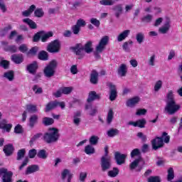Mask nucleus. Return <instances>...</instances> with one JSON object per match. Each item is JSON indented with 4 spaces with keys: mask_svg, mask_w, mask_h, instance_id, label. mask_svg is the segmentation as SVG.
<instances>
[{
    "mask_svg": "<svg viewBox=\"0 0 182 182\" xmlns=\"http://www.w3.org/2000/svg\"><path fill=\"white\" fill-rule=\"evenodd\" d=\"M0 129L6 130L7 133H9V132H11V129H12V124H6V120L4 119L1 122H0Z\"/></svg>",
    "mask_w": 182,
    "mask_h": 182,
    "instance_id": "25",
    "label": "nucleus"
},
{
    "mask_svg": "<svg viewBox=\"0 0 182 182\" xmlns=\"http://www.w3.org/2000/svg\"><path fill=\"white\" fill-rule=\"evenodd\" d=\"M4 77H6V79H8L10 81L14 80V71L4 73Z\"/></svg>",
    "mask_w": 182,
    "mask_h": 182,
    "instance_id": "52",
    "label": "nucleus"
},
{
    "mask_svg": "<svg viewBox=\"0 0 182 182\" xmlns=\"http://www.w3.org/2000/svg\"><path fill=\"white\" fill-rule=\"evenodd\" d=\"M120 172V171L119 170L118 168H113L112 170H110L108 171L107 175L109 176V177H111L112 178H114V177H117V176H119V173Z\"/></svg>",
    "mask_w": 182,
    "mask_h": 182,
    "instance_id": "36",
    "label": "nucleus"
},
{
    "mask_svg": "<svg viewBox=\"0 0 182 182\" xmlns=\"http://www.w3.org/2000/svg\"><path fill=\"white\" fill-rule=\"evenodd\" d=\"M34 12V16L36 18H42L43 15H45V12H43V9H36V6L35 4H32L28 10H26L22 12L23 16H31L32 14Z\"/></svg>",
    "mask_w": 182,
    "mask_h": 182,
    "instance_id": "4",
    "label": "nucleus"
},
{
    "mask_svg": "<svg viewBox=\"0 0 182 182\" xmlns=\"http://www.w3.org/2000/svg\"><path fill=\"white\" fill-rule=\"evenodd\" d=\"M33 90L35 92L36 95H41L43 92L42 87H38V85H34L33 87Z\"/></svg>",
    "mask_w": 182,
    "mask_h": 182,
    "instance_id": "64",
    "label": "nucleus"
},
{
    "mask_svg": "<svg viewBox=\"0 0 182 182\" xmlns=\"http://www.w3.org/2000/svg\"><path fill=\"white\" fill-rule=\"evenodd\" d=\"M109 100L111 102H113L114 100H116V97H117V90L116 89V85H112L110 83L109 85Z\"/></svg>",
    "mask_w": 182,
    "mask_h": 182,
    "instance_id": "15",
    "label": "nucleus"
},
{
    "mask_svg": "<svg viewBox=\"0 0 182 182\" xmlns=\"http://www.w3.org/2000/svg\"><path fill=\"white\" fill-rule=\"evenodd\" d=\"M70 50H73L77 56H83L82 52H83V46L80 43L76 44L75 46L70 48Z\"/></svg>",
    "mask_w": 182,
    "mask_h": 182,
    "instance_id": "17",
    "label": "nucleus"
},
{
    "mask_svg": "<svg viewBox=\"0 0 182 182\" xmlns=\"http://www.w3.org/2000/svg\"><path fill=\"white\" fill-rule=\"evenodd\" d=\"M47 50L50 53H59L60 50V42L59 40H55L50 43L47 46Z\"/></svg>",
    "mask_w": 182,
    "mask_h": 182,
    "instance_id": "7",
    "label": "nucleus"
},
{
    "mask_svg": "<svg viewBox=\"0 0 182 182\" xmlns=\"http://www.w3.org/2000/svg\"><path fill=\"white\" fill-rule=\"evenodd\" d=\"M90 22L96 26V28H99L100 26V21L97 20V18H92Z\"/></svg>",
    "mask_w": 182,
    "mask_h": 182,
    "instance_id": "58",
    "label": "nucleus"
},
{
    "mask_svg": "<svg viewBox=\"0 0 182 182\" xmlns=\"http://www.w3.org/2000/svg\"><path fill=\"white\" fill-rule=\"evenodd\" d=\"M52 36H53V32L48 31L46 33L44 31V33L41 36V42H46Z\"/></svg>",
    "mask_w": 182,
    "mask_h": 182,
    "instance_id": "35",
    "label": "nucleus"
},
{
    "mask_svg": "<svg viewBox=\"0 0 182 182\" xmlns=\"http://www.w3.org/2000/svg\"><path fill=\"white\" fill-rule=\"evenodd\" d=\"M1 176V182H14V172L8 171V168H0V177Z\"/></svg>",
    "mask_w": 182,
    "mask_h": 182,
    "instance_id": "6",
    "label": "nucleus"
},
{
    "mask_svg": "<svg viewBox=\"0 0 182 182\" xmlns=\"http://www.w3.org/2000/svg\"><path fill=\"white\" fill-rule=\"evenodd\" d=\"M43 140L48 144L56 143L59 140V129L56 128H50L48 131L44 134Z\"/></svg>",
    "mask_w": 182,
    "mask_h": 182,
    "instance_id": "2",
    "label": "nucleus"
},
{
    "mask_svg": "<svg viewBox=\"0 0 182 182\" xmlns=\"http://www.w3.org/2000/svg\"><path fill=\"white\" fill-rule=\"evenodd\" d=\"M1 45L4 46V49L6 52H10V53H16L18 52V47L15 45L8 46L7 41H2Z\"/></svg>",
    "mask_w": 182,
    "mask_h": 182,
    "instance_id": "13",
    "label": "nucleus"
},
{
    "mask_svg": "<svg viewBox=\"0 0 182 182\" xmlns=\"http://www.w3.org/2000/svg\"><path fill=\"white\" fill-rule=\"evenodd\" d=\"M114 157L117 164H118V166H122V164H124V163L126 162V158L127 157V154H121L120 152L117 151L114 154Z\"/></svg>",
    "mask_w": 182,
    "mask_h": 182,
    "instance_id": "11",
    "label": "nucleus"
},
{
    "mask_svg": "<svg viewBox=\"0 0 182 182\" xmlns=\"http://www.w3.org/2000/svg\"><path fill=\"white\" fill-rule=\"evenodd\" d=\"M95 147H93L92 145L90 144V145H87L85 147V153L86 154L90 155V154H95Z\"/></svg>",
    "mask_w": 182,
    "mask_h": 182,
    "instance_id": "40",
    "label": "nucleus"
},
{
    "mask_svg": "<svg viewBox=\"0 0 182 182\" xmlns=\"http://www.w3.org/2000/svg\"><path fill=\"white\" fill-rule=\"evenodd\" d=\"M100 5H103L104 6H112V5H114V1L113 0H100Z\"/></svg>",
    "mask_w": 182,
    "mask_h": 182,
    "instance_id": "48",
    "label": "nucleus"
},
{
    "mask_svg": "<svg viewBox=\"0 0 182 182\" xmlns=\"http://www.w3.org/2000/svg\"><path fill=\"white\" fill-rule=\"evenodd\" d=\"M136 136L139 137V139H141L144 143L147 141V136L144 135L143 132H138Z\"/></svg>",
    "mask_w": 182,
    "mask_h": 182,
    "instance_id": "62",
    "label": "nucleus"
},
{
    "mask_svg": "<svg viewBox=\"0 0 182 182\" xmlns=\"http://www.w3.org/2000/svg\"><path fill=\"white\" fill-rule=\"evenodd\" d=\"M23 22H24V23H27L31 29H36L38 28V25H36V23L31 20V18H24L23 19Z\"/></svg>",
    "mask_w": 182,
    "mask_h": 182,
    "instance_id": "31",
    "label": "nucleus"
},
{
    "mask_svg": "<svg viewBox=\"0 0 182 182\" xmlns=\"http://www.w3.org/2000/svg\"><path fill=\"white\" fill-rule=\"evenodd\" d=\"M92 43H93L92 41H88L85 45L83 50L86 53H92V52H93V48H92Z\"/></svg>",
    "mask_w": 182,
    "mask_h": 182,
    "instance_id": "37",
    "label": "nucleus"
},
{
    "mask_svg": "<svg viewBox=\"0 0 182 182\" xmlns=\"http://www.w3.org/2000/svg\"><path fill=\"white\" fill-rule=\"evenodd\" d=\"M36 171H39V166L38 165H31L27 167L25 174H26V176L29 175V174H32L33 173H36Z\"/></svg>",
    "mask_w": 182,
    "mask_h": 182,
    "instance_id": "22",
    "label": "nucleus"
},
{
    "mask_svg": "<svg viewBox=\"0 0 182 182\" xmlns=\"http://www.w3.org/2000/svg\"><path fill=\"white\" fill-rule=\"evenodd\" d=\"M38 53V47H33L27 53V56H35Z\"/></svg>",
    "mask_w": 182,
    "mask_h": 182,
    "instance_id": "53",
    "label": "nucleus"
},
{
    "mask_svg": "<svg viewBox=\"0 0 182 182\" xmlns=\"http://www.w3.org/2000/svg\"><path fill=\"white\" fill-rule=\"evenodd\" d=\"M38 154L36 149H33L28 151L29 159H35V156Z\"/></svg>",
    "mask_w": 182,
    "mask_h": 182,
    "instance_id": "59",
    "label": "nucleus"
},
{
    "mask_svg": "<svg viewBox=\"0 0 182 182\" xmlns=\"http://www.w3.org/2000/svg\"><path fill=\"white\" fill-rule=\"evenodd\" d=\"M39 66L37 61H33L31 63L26 65V70L30 73V75H36V72Z\"/></svg>",
    "mask_w": 182,
    "mask_h": 182,
    "instance_id": "12",
    "label": "nucleus"
},
{
    "mask_svg": "<svg viewBox=\"0 0 182 182\" xmlns=\"http://www.w3.org/2000/svg\"><path fill=\"white\" fill-rule=\"evenodd\" d=\"M144 33L143 32H139L136 34V41L139 45L144 42Z\"/></svg>",
    "mask_w": 182,
    "mask_h": 182,
    "instance_id": "34",
    "label": "nucleus"
},
{
    "mask_svg": "<svg viewBox=\"0 0 182 182\" xmlns=\"http://www.w3.org/2000/svg\"><path fill=\"white\" fill-rule=\"evenodd\" d=\"M26 112L28 113H36L38 112V107L35 105L29 104L26 106Z\"/></svg>",
    "mask_w": 182,
    "mask_h": 182,
    "instance_id": "33",
    "label": "nucleus"
},
{
    "mask_svg": "<svg viewBox=\"0 0 182 182\" xmlns=\"http://www.w3.org/2000/svg\"><path fill=\"white\" fill-rule=\"evenodd\" d=\"M166 105L164 107V110L170 115L176 114L179 109L181 108V106L176 102L174 92L172 90L168 91L166 94Z\"/></svg>",
    "mask_w": 182,
    "mask_h": 182,
    "instance_id": "1",
    "label": "nucleus"
},
{
    "mask_svg": "<svg viewBox=\"0 0 182 182\" xmlns=\"http://www.w3.org/2000/svg\"><path fill=\"white\" fill-rule=\"evenodd\" d=\"M117 73L121 77H124L127 75V65L121 64L117 70Z\"/></svg>",
    "mask_w": 182,
    "mask_h": 182,
    "instance_id": "21",
    "label": "nucleus"
},
{
    "mask_svg": "<svg viewBox=\"0 0 182 182\" xmlns=\"http://www.w3.org/2000/svg\"><path fill=\"white\" fill-rule=\"evenodd\" d=\"M109 38L107 36H103L98 45L95 47V51L94 52V56H95L96 59H100V53H102V52L106 48V46L109 44Z\"/></svg>",
    "mask_w": 182,
    "mask_h": 182,
    "instance_id": "3",
    "label": "nucleus"
},
{
    "mask_svg": "<svg viewBox=\"0 0 182 182\" xmlns=\"http://www.w3.org/2000/svg\"><path fill=\"white\" fill-rule=\"evenodd\" d=\"M112 167V160L110 157L102 156L101 158V168L102 171H107Z\"/></svg>",
    "mask_w": 182,
    "mask_h": 182,
    "instance_id": "8",
    "label": "nucleus"
},
{
    "mask_svg": "<svg viewBox=\"0 0 182 182\" xmlns=\"http://www.w3.org/2000/svg\"><path fill=\"white\" fill-rule=\"evenodd\" d=\"M89 141L91 146H96L99 143V136L93 135L90 136Z\"/></svg>",
    "mask_w": 182,
    "mask_h": 182,
    "instance_id": "46",
    "label": "nucleus"
},
{
    "mask_svg": "<svg viewBox=\"0 0 182 182\" xmlns=\"http://www.w3.org/2000/svg\"><path fill=\"white\" fill-rule=\"evenodd\" d=\"M90 82L92 85H97L99 82V73L96 70H93L91 72Z\"/></svg>",
    "mask_w": 182,
    "mask_h": 182,
    "instance_id": "18",
    "label": "nucleus"
},
{
    "mask_svg": "<svg viewBox=\"0 0 182 182\" xmlns=\"http://www.w3.org/2000/svg\"><path fill=\"white\" fill-rule=\"evenodd\" d=\"M37 156L38 159H43V160H46V159H48V152H46V150L45 149H41L38 151Z\"/></svg>",
    "mask_w": 182,
    "mask_h": 182,
    "instance_id": "41",
    "label": "nucleus"
},
{
    "mask_svg": "<svg viewBox=\"0 0 182 182\" xmlns=\"http://www.w3.org/2000/svg\"><path fill=\"white\" fill-rule=\"evenodd\" d=\"M119 133H120V131L117 129H110L107 132L108 137H114V136H117Z\"/></svg>",
    "mask_w": 182,
    "mask_h": 182,
    "instance_id": "39",
    "label": "nucleus"
},
{
    "mask_svg": "<svg viewBox=\"0 0 182 182\" xmlns=\"http://www.w3.org/2000/svg\"><path fill=\"white\" fill-rule=\"evenodd\" d=\"M38 115L36 114L31 115L29 118L28 126H30L31 129H33V127H35V124L38 123Z\"/></svg>",
    "mask_w": 182,
    "mask_h": 182,
    "instance_id": "29",
    "label": "nucleus"
},
{
    "mask_svg": "<svg viewBox=\"0 0 182 182\" xmlns=\"http://www.w3.org/2000/svg\"><path fill=\"white\" fill-rule=\"evenodd\" d=\"M141 22L144 23H150L153 21V15L147 14L141 18Z\"/></svg>",
    "mask_w": 182,
    "mask_h": 182,
    "instance_id": "44",
    "label": "nucleus"
},
{
    "mask_svg": "<svg viewBox=\"0 0 182 182\" xmlns=\"http://www.w3.org/2000/svg\"><path fill=\"white\" fill-rule=\"evenodd\" d=\"M62 180H65L67 177V182H72L73 174L68 169H64L61 173Z\"/></svg>",
    "mask_w": 182,
    "mask_h": 182,
    "instance_id": "19",
    "label": "nucleus"
},
{
    "mask_svg": "<svg viewBox=\"0 0 182 182\" xmlns=\"http://www.w3.org/2000/svg\"><path fill=\"white\" fill-rule=\"evenodd\" d=\"M14 150V145L11 144L5 145L3 149V151L7 157H9V156H12Z\"/></svg>",
    "mask_w": 182,
    "mask_h": 182,
    "instance_id": "20",
    "label": "nucleus"
},
{
    "mask_svg": "<svg viewBox=\"0 0 182 182\" xmlns=\"http://www.w3.org/2000/svg\"><path fill=\"white\" fill-rule=\"evenodd\" d=\"M160 139H162L163 142L166 143V144H168L170 143V135L167 132H163L162 136L160 137Z\"/></svg>",
    "mask_w": 182,
    "mask_h": 182,
    "instance_id": "49",
    "label": "nucleus"
},
{
    "mask_svg": "<svg viewBox=\"0 0 182 182\" xmlns=\"http://www.w3.org/2000/svg\"><path fill=\"white\" fill-rule=\"evenodd\" d=\"M148 182H161L160 176H150L148 178Z\"/></svg>",
    "mask_w": 182,
    "mask_h": 182,
    "instance_id": "57",
    "label": "nucleus"
},
{
    "mask_svg": "<svg viewBox=\"0 0 182 182\" xmlns=\"http://www.w3.org/2000/svg\"><path fill=\"white\" fill-rule=\"evenodd\" d=\"M151 143L153 150H159V149H161L164 146V142H163V139L160 136H156Z\"/></svg>",
    "mask_w": 182,
    "mask_h": 182,
    "instance_id": "10",
    "label": "nucleus"
},
{
    "mask_svg": "<svg viewBox=\"0 0 182 182\" xmlns=\"http://www.w3.org/2000/svg\"><path fill=\"white\" fill-rule=\"evenodd\" d=\"M143 166H144V160L141 157H139L130 164L129 167L131 170H134L136 167H139V171H140L143 168Z\"/></svg>",
    "mask_w": 182,
    "mask_h": 182,
    "instance_id": "9",
    "label": "nucleus"
},
{
    "mask_svg": "<svg viewBox=\"0 0 182 182\" xmlns=\"http://www.w3.org/2000/svg\"><path fill=\"white\" fill-rule=\"evenodd\" d=\"M82 0H77L73 3L72 9H77L79 6H82Z\"/></svg>",
    "mask_w": 182,
    "mask_h": 182,
    "instance_id": "61",
    "label": "nucleus"
},
{
    "mask_svg": "<svg viewBox=\"0 0 182 182\" xmlns=\"http://www.w3.org/2000/svg\"><path fill=\"white\" fill-rule=\"evenodd\" d=\"M71 30L74 35H79V32H80V27L75 24L71 27Z\"/></svg>",
    "mask_w": 182,
    "mask_h": 182,
    "instance_id": "56",
    "label": "nucleus"
},
{
    "mask_svg": "<svg viewBox=\"0 0 182 182\" xmlns=\"http://www.w3.org/2000/svg\"><path fill=\"white\" fill-rule=\"evenodd\" d=\"M163 86V81L161 80H158L156 83H155V85H154V91L155 92H159V90H160V89H161Z\"/></svg>",
    "mask_w": 182,
    "mask_h": 182,
    "instance_id": "54",
    "label": "nucleus"
},
{
    "mask_svg": "<svg viewBox=\"0 0 182 182\" xmlns=\"http://www.w3.org/2000/svg\"><path fill=\"white\" fill-rule=\"evenodd\" d=\"M11 29H12V26L11 25L4 27V29L0 31V36H5Z\"/></svg>",
    "mask_w": 182,
    "mask_h": 182,
    "instance_id": "50",
    "label": "nucleus"
},
{
    "mask_svg": "<svg viewBox=\"0 0 182 182\" xmlns=\"http://www.w3.org/2000/svg\"><path fill=\"white\" fill-rule=\"evenodd\" d=\"M38 59L40 60H48L49 54L45 50H42L38 53Z\"/></svg>",
    "mask_w": 182,
    "mask_h": 182,
    "instance_id": "38",
    "label": "nucleus"
},
{
    "mask_svg": "<svg viewBox=\"0 0 182 182\" xmlns=\"http://www.w3.org/2000/svg\"><path fill=\"white\" fill-rule=\"evenodd\" d=\"M43 33H45L44 31H41L36 33L33 38V42H39Z\"/></svg>",
    "mask_w": 182,
    "mask_h": 182,
    "instance_id": "51",
    "label": "nucleus"
},
{
    "mask_svg": "<svg viewBox=\"0 0 182 182\" xmlns=\"http://www.w3.org/2000/svg\"><path fill=\"white\" fill-rule=\"evenodd\" d=\"M53 123H55V120L53 118H43V124H44V126H50L51 124H53Z\"/></svg>",
    "mask_w": 182,
    "mask_h": 182,
    "instance_id": "43",
    "label": "nucleus"
},
{
    "mask_svg": "<svg viewBox=\"0 0 182 182\" xmlns=\"http://www.w3.org/2000/svg\"><path fill=\"white\" fill-rule=\"evenodd\" d=\"M25 154H26V150L25 149L18 150L17 152L16 160H18V161L22 160V159L25 157Z\"/></svg>",
    "mask_w": 182,
    "mask_h": 182,
    "instance_id": "42",
    "label": "nucleus"
},
{
    "mask_svg": "<svg viewBox=\"0 0 182 182\" xmlns=\"http://www.w3.org/2000/svg\"><path fill=\"white\" fill-rule=\"evenodd\" d=\"M171 21L168 18L166 19V21L164 24V26L159 29V33L166 34L168 31H170V28H171Z\"/></svg>",
    "mask_w": 182,
    "mask_h": 182,
    "instance_id": "16",
    "label": "nucleus"
},
{
    "mask_svg": "<svg viewBox=\"0 0 182 182\" xmlns=\"http://www.w3.org/2000/svg\"><path fill=\"white\" fill-rule=\"evenodd\" d=\"M114 118V112L112 109H109L107 115V124H112L113 119Z\"/></svg>",
    "mask_w": 182,
    "mask_h": 182,
    "instance_id": "32",
    "label": "nucleus"
},
{
    "mask_svg": "<svg viewBox=\"0 0 182 182\" xmlns=\"http://www.w3.org/2000/svg\"><path fill=\"white\" fill-rule=\"evenodd\" d=\"M0 66L4 69H9V61L0 58Z\"/></svg>",
    "mask_w": 182,
    "mask_h": 182,
    "instance_id": "45",
    "label": "nucleus"
},
{
    "mask_svg": "<svg viewBox=\"0 0 182 182\" xmlns=\"http://www.w3.org/2000/svg\"><path fill=\"white\" fill-rule=\"evenodd\" d=\"M167 172H168V175H167L168 181H171L172 180H174V169L173 168H169Z\"/></svg>",
    "mask_w": 182,
    "mask_h": 182,
    "instance_id": "47",
    "label": "nucleus"
},
{
    "mask_svg": "<svg viewBox=\"0 0 182 182\" xmlns=\"http://www.w3.org/2000/svg\"><path fill=\"white\" fill-rule=\"evenodd\" d=\"M11 60L16 65H19L23 62V56L21 54H14L11 55Z\"/></svg>",
    "mask_w": 182,
    "mask_h": 182,
    "instance_id": "23",
    "label": "nucleus"
},
{
    "mask_svg": "<svg viewBox=\"0 0 182 182\" xmlns=\"http://www.w3.org/2000/svg\"><path fill=\"white\" fill-rule=\"evenodd\" d=\"M112 9L115 11L116 18H119L120 15L123 14V6L122 4L114 6Z\"/></svg>",
    "mask_w": 182,
    "mask_h": 182,
    "instance_id": "27",
    "label": "nucleus"
},
{
    "mask_svg": "<svg viewBox=\"0 0 182 182\" xmlns=\"http://www.w3.org/2000/svg\"><path fill=\"white\" fill-rule=\"evenodd\" d=\"M75 25L78 26L80 28L86 26V21L82 18H80L77 21V23Z\"/></svg>",
    "mask_w": 182,
    "mask_h": 182,
    "instance_id": "63",
    "label": "nucleus"
},
{
    "mask_svg": "<svg viewBox=\"0 0 182 182\" xmlns=\"http://www.w3.org/2000/svg\"><path fill=\"white\" fill-rule=\"evenodd\" d=\"M139 102H140V97H133L127 102V106L128 107H134L135 105H137Z\"/></svg>",
    "mask_w": 182,
    "mask_h": 182,
    "instance_id": "26",
    "label": "nucleus"
},
{
    "mask_svg": "<svg viewBox=\"0 0 182 182\" xmlns=\"http://www.w3.org/2000/svg\"><path fill=\"white\" fill-rule=\"evenodd\" d=\"M61 90L63 91V95H70V93H72V90H73V87H65L61 88Z\"/></svg>",
    "mask_w": 182,
    "mask_h": 182,
    "instance_id": "55",
    "label": "nucleus"
},
{
    "mask_svg": "<svg viewBox=\"0 0 182 182\" xmlns=\"http://www.w3.org/2000/svg\"><path fill=\"white\" fill-rule=\"evenodd\" d=\"M130 35V30H125L117 36V41L118 42H122L127 38Z\"/></svg>",
    "mask_w": 182,
    "mask_h": 182,
    "instance_id": "28",
    "label": "nucleus"
},
{
    "mask_svg": "<svg viewBox=\"0 0 182 182\" xmlns=\"http://www.w3.org/2000/svg\"><path fill=\"white\" fill-rule=\"evenodd\" d=\"M56 107H58V104L56 103V101L50 102L46 106L45 112L48 113V112H50V110H53V109H56Z\"/></svg>",
    "mask_w": 182,
    "mask_h": 182,
    "instance_id": "30",
    "label": "nucleus"
},
{
    "mask_svg": "<svg viewBox=\"0 0 182 182\" xmlns=\"http://www.w3.org/2000/svg\"><path fill=\"white\" fill-rule=\"evenodd\" d=\"M140 149H134L131 151V158L134 159V157H136L137 156H140Z\"/></svg>",
    "mask_w": 182,
    "mask_h": 182,
    "instance_id": "60",
    "label": "nucleus"
},
{
    "mask_svg": "<svg viewBox=\"0 0 182 182\" xmlns=\"http://www.w3.org/2000/svg\"><path fill=\"white\" fill-rule=\"evenodd\" d=\"M146 123H147V122L145 119H141L137 120L136 122L131 121L128 122V125L134 126V127H139L140 129H144Z\"/></svg>",
    "mask_w": 182,
    "mask_h": 182,
    "instance_id": "14",
    "label": "nucleus"
},
{
    "mask_svg": "<svg viewBox=\"0 0 182 182\" xmlns=\"http://www.w3.org/2000/svg\"><path fill=\"white\" fill-rule=\"evenodd\" d=\"M56 68H58V62L53 60L44 68L43 73L46 77H52V76H55Z\"/></svg>",
    "mask_w": 182,
    "mask_h": 182,
    "instance_id": "5",
    "label": "nucleus"
},
{
    "mask_svg": "<svg viewBox=\"0 0 182 182\" xmlns=\"http://www.w3.org/2000/svg\"><path fill=\"white\" fill-rule=\"evenodd\" d=\"M99 99H100V94H97L96 92L91 91L89 93L87 102H88V103H90V102H93V100H96Z\"/></svg>",
    "mask_w": 182,
    "mask_h": 182,
    "instance_id": "24",
    "label": "nucleus"
}]
</instances>
